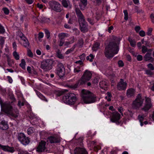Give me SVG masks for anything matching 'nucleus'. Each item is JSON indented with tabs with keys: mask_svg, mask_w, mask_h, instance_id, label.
<instances>
[{
	"mask_svg": "<svg viewBox=\"0 0 154 154\" xmlns=\"http://www.w3.org/2000/svg\"><path fill=\"white\" fill-rule=\"evenodd\" d=\"M120 41L119 38L112 36V40L109 42L105 49L104 54L106 57L109 58H112L115 54L118 53Z\"/></svg>",
	"mask_w": 154,
	"mask_h": 154,
	"instance_id": "f257e3e1",
	"label": "nucleus"
},
{
	"mask_svg": "<svg viewBox=\"0 0 154 154\" xmlns=\"http://www.w3.org/2000/svg\"><path fill=\"white\" fill-rule=\"evenodd\" d=\"M12 102H5L1 106L2 111L10 117L17 118L19 116L18 110L17 109H13L11 104Z\"/></svg>",
	"mask_w": 154,
	"mask_h": 154,
	"instance_id": "f03ea898",
	"label": "nucleus"
},
{
	"mask_svg": "<svg viewBox=\"0 0 154 154\" xmlns=\"http://www.w3.org/2000/svg\"><path fill=\"white\" fill-rule=\"evenodd\" d=\"M81 101L85 103H90L95 102L96 100L95 96L90 91L82 90L81 95Z\"/></svg>",
	"mask_w": 154,
	"mask_h": 154,
	"instance_id": "7ed1b4c3",
	"label": "nucleus"
},
{
	"mask_svg": "<svg viewBox=\"0 0 154 154\" xmlns=\"http://www.w3.org/2000/svg\"><path fill=\"white\" fill-rule=\"evenodd\" d=\"M76 14L78 17V20L80 26V30L83 32L88 31V24L86 22L84 16L80 10L77 8L75 9Z\"/></svg>",
	"mask_w": 154,
	"mask_h": 154,
	"instance_id": "20e7f679",
	"label": "nucleus"
},
{
	"mask_svg": "<svg viewBox=\"0 0 154 154\" xmlns=\"http://www.w3.org/2000/svg\"><path fill=\"white\" fill-rule=\"evenodd\" d=\"M144 99L143 98L140 94H139L136 96L135 100L133 101L131 106L133 109L138 110L142 105Z\"/></svg>",
	"mask_w": 154,
	"mask_h": 154,
	"instance_id": "39448f33",
	"label": "nucleus"
},
{
	"mask_svg": "<svg viewBox=\"0 0 154 154\" xmlns=\"http://www.w3.org/2000/svg\"><path fill=\"white\" fill-rule=\"evenodd\" d=\"M63 101L67 104L73 105L76 102L77 98L74 94L70 93L64 95L63 97Z\"/></svg>",
	"mask_w": 154,
	"mask_h": 154,
	"instance_id": "423d86ee",
	"label": "nucleus"
},
{
	"mask_svg": "<svg viewBox=\"0 0 154 154\" xmlns=\"http://www.w3.org/2000/svg\"><path fill=\"white\" fill-rule=\"evenodd\" d=\"M54 61L51 59H48L42 61L41 64V68L45 71L51 69Z\"/></svg>",
	"mask_w": 154,
	"mask_h": 154,
	"instance_id": "0eeeda50",
	"label": "nucleus"
},
{
	"mask_svg": "<svg viewBox=\"0 0 154 154\" xmlns=\"http://www.w3.org/2000/svg\"><path fill=\"white\" fill-rule=\"evenodd\" d=\"M92 73L91 72L87 70L84 73L80 80L79 81V83L80 85H83L87 81H89L91 79Z\"/></svg>",
	"mask_w": 154,
	"mask_h": 154,
	"instance_id": "6e6552de",
	"label": "nucleus"
},
{
	"mask_svg": "<svg viewBox=\"0 0 154 154\" xmlns=\"http://www.w3.org/2000/svg\"><path fill=\"white\" fill-rule=\"evenodd\" d=\"M56 73L61 78L66 73V71L63 65L60 63H58L56 69Z\"/></svg>",
	"mask_w": 154,
	"mask_h": 154,
	"instance_id": "1a4fd4ad",
	"label": "nucleus"
},
{
	"mask_svg": "<svg viewBox=\"0 0 154 154\" xmlns=\"http://www.w3.org/2000/svg\"><path fill=\"white\" fill-rule=\"evenodd\" d=\"M48 4L52 10L58 12L61 11V6L59 2L54 0H52L49 1Z\"/></svg>",
	"mask_w": 154,
	"mask_h": 154,
	"instance_id": "9d476101",
	"label": "nucleus"
},
{
	"mask_svg": "<svg viewBox=\"0 0 154 154\" xmlns=\"http://www.w3.org/2000/svg\"><path fill=\"white\" fill-rule=\"evenodd\" d=\"M17 138L18 140L24 145L28 144L30 141L29 138L26 137L22 133H20L18 134Z\"/></svg>",
	"mask_w": 154,
	"mask_h": 154,
	"instance_id": "9b49d317",
	"label": "nucleus"
},
{
	"mask_svg": "<svg viewBox=\"0 0 154 154\" xmlns=\"http://www.w3.org/2000/svg\"><path fill=\"white\" fill-rule=\"evenodd\" d=\"M146 100L144 106L141 109L145 112H147L151 107L152 105L151 99L148 97H145Z\"/></svg>",
	"mask_w": 154,
	"mask_h": 154,
	"instance_id": "f8f14e48",
	"label": "nucleus"
},
{
	"mask_svg": "<svg viewBox=\"0 0 154 154\" xmlns=\"http://www.w3.org/2000/svg\"><path fill=\"white\" fill-rule=\"evenodd\" d=\"M120 115L118 112H116L112 113L110 119L111 121L116 122L117 124H119L120 122L119 120L120 119Z\"/></svg>",
	"mask_w": 154,
	"mask_h": 154,
	"instance_id": "ddd939ff",
	"label": "nucleus"
},
{
	"mask_svg": "<svg viewBox=\"0 0 154 154\" xmlns=\"http://www.w3.org/2000/svg\"><path fill=\"white\" fill-rule=\"evenodd\" d=\"M127 86V83L124 82L123 79H121L120 81L117 83V88L119 91L124 90L126 88Z\"/></svg>",
	"mask_w": 154,
	"mask_h": 154,
	"instance_id": "4468645a",
	"label": "nucleus"
},
{
	"mask_svg": "<svg viewBox=\"0 0 154 154\" xmlns=\"http://www.w3.org/2000/svg\"><path fill=\"white\" fill-rule=\"evenodd\" d=\"M46 142L42 140L39 142L38 146L37 147L36 150L38 152H45L46 151Z\"/></svg>",
	"mask_w": 154,
	"mask_h": 154,
	"instance_id": "2eb2a0df",
	"label": "nucleus"
},
{
	"mask_svg": "<svg viewBox=\"0 0 154 154\" xmlns=\"http://www.w3.org/2000/svg\"><path fill=\"white\" fill-rule=\"evenodd\" d=\"M151 53H146L143 57L144 60L146 61H148L152 63L154 61V58L151 57Z\"/></svg>",
	"mask_w": 154,
	"mask_h": 154,
	"instance_id": "dca6fc26",
	"label": "nucleus"
},
{
	"mask_svg": "<svg viewBox=\"0 0 154 154\" xmlns=\"http://www.w3.org/2000/svg\"><path fill=\"white\" fill-rule=\"evenodd\" d=\"M75 154H88L87 152L84 148H77L75 150Z\"/></svg>",
	"mask_w": 154,
	"mask_h": 154,
	"instance_id": "f3484780",
	"label": "nucleus"
},
{
	"mask_svg": "<svg viewBox=\"0 0 154 154\" xmlns=\"http://www.w3.org/2000/svg\"><path fill=\"white\" fill-rule=\"evenodd\" d=\"M0 148H2L5 151H7L11 153L15 151L14 147H9L8 146H3L0 144Z\"/></svg>",
	"mask_w": 154,
	"mask_h": 154,
	"instance_id": "a211bd4d",
	"label": "nucleus"
},
{
	"mask_svg": "<svg viewBox=\"0 0 154 154\" xmlns=\"http://www.w3.org/2000/svg\"><path fill=\"white\" fill-rule=\"evenodd\" d=\"M87 4V0H81L79 4V6L81 10H84Z\"/></svg>",
	"mask_w": 154,
	"mask_h": 154,
	"instance_id": "6ab92c4d",
	"label": "nucleus"
},
{
	"mask_svg": "<svg viewBox=\"0 0 154 154\" xmlns=\"http://www.w3.org/2000/svg\"><path fill=\"white\" fill-rule=\"evenodd\" d=\"M48 141H49L51 143H59L60 141L58 138L53 136H50L48 138Z\"/></svg>",
	"mask_w": 154,
	"mask_h": 154,
	"instance_id": "aec40b11",
	"label": "nucleus"
},
{
	"mask_svg": "<svg viewBox=\"0 0 154 154\" xmlns=\"http://www.w3.org/2000/svg\"><path fill=\"white\" fill-rule=\"evenodd\" d=\"M8 128L7 123L3 120L0 123V129L2 130H7Z\"/></svg>",
	"mask_w": 154,
	"mask_h": 154,
	"instance_id": "412c9836",
	"label": "nucleus"
},
{
	"mask_svg": "<svg viewBox=\"0 0 154 154\" xmlns=\"http://www.w3.org/2000/svg\"><path fill=\"white\" fill-rule=\"evenodd\" d=\"M135 90L133 88H130L128 89L127 91L126 95L128 97H131L134 96Z\"/></svg>",
	"mask_w": 154,
	"mask_h": 154,
	"instance_id": "4be33fe9",
	"label": "nucleus"
},
{
	"mask_svg": "<svg viewBox=\"0 0 154 154\" xmlns=\"http://www.w3.org/2000/svg\"><path fill=\"white\" fill-rule=\"evenodd\" d=\"M100 87L103 89L106 90L107 87V83L105 81H102L99 83Z\"/></svg>",
	"mask_w": 154,
	"mask_h": 154,
	"instance_id": "5701e85b",
	"label": "nucleus"
},
{
	"mask_svg": "<svg viewBox=\"0 0 154 154\" xmlns=\"http://www.w3.org/2000/svg\"><path fill=\"white\" fill-rule=\"evenodd\" d=\"M37 20L42 23H48L50 21L49 18H47L42 16L39 19H38Z\"/></svg>",
	"mask_w": 154,
	"mask_h": 154,
	"instance_id": "b1692460",
	"label": "nucleus"
},
{
	"mask_svg": "<svg viewBox=\"0 0 154 154\" xmlns=\"http://www.w3.org/2000/svg\"><path fill=\"white\" fill-rule=\"evenodd\" d=\"M128 41L132 47H134L135 46L136 42L135 40H132L130 37H129L128 38Z\"/></svg>",
	"mask_w": 154,
	"mask_h": 154,
	"instance_id": "393cba45",
	"label": "nucleus"
},
{
	"mask_svg": "<svg viewBox=\"0 0 154 154\" xmlns=\"http://www.w3.org/2000/svg\"><path fill=\"white\" fill-rule=\"evenodd\" d=\"M100 44L97 42H96L94 45L92 47V50L94 51H96L99 48Z\"/></svg>",
	"mask_w": 154,
	"mask_h": 154,
	"instance_id": "a878e982",
	"label": "nucleus"
},
{
	"mask_svg": "<svg viewBox=\"0 0 154 154\" xmlns=\"http://www.w3.org/2000/svg\"><path fill=\"white\" fill-rule=\"evenodd\" d=\"M36 94L42 100H44L46 101H48L47 99L45 98V97L42 95L39 92L37 91Z\"/></svg>",
	"mask_w": 154,
	"mask_h": 154,
	"instance_id": "bb28decb",
	"label": "nucleus"
},
{
	"mask_svg": "<svg viewBox=\"0 0 154 154\" xmlns=\"http://www.w3.org/2000/svg\"><path fill=\"white\" fill-rule=\"evenodd\" d=\"M26 62L24 59H22L21 60V63L20 64V66L23 69H25V65Z\"/></svg>",
	"mask_w": 154,
	"mask_h": 154,
	"instance_id": "cd10ccee",
	"label": "nucleus"
},
{
	"mask_svg": "<svg viewBox=\"0 0 154 154\" xmlns=\"http://www.w3.org/2000/svg\"><path fill=\"white\" fill-rule=\"evenodd\" d=\"M35 131V130L33 128L30 127L28 129L27 132L28 134H29L34 133Z\"/></svg>",
	"mask_w": 154,
	"mask_h": 154,
	"instance_id": "c85d7f7f",
	"label": "nucleus"
},
{
	"mask_svg": "<svg viewBox=\"0 0 154 154\" xmlns=\"http://www.w3.org/2000/svg\"><path fill=\"white\" fill-rule=\"evenodd\" d=\"M135 10L137 13L143 14L144 13V11H143L142 9H140L137 6H135Z\"/></svg>",
	"mask_w": 154,
	"mask_h": 154,
	"instance_id": "c756f323",
	"label": "nucleus"
},
{
	"mask_svg": "<svg viewBox=\"0 0 154 154\" xmlns=\"http://www.w3.org/2000/svg\"><path fill=\"white\" fill-rule=\"evenodd\" d=\"M62 4L63 6L65 8H67L68 6V2L66 0H62Z\"/></svg>",
	"mask_w": 154,
	"mask_h": 154,
	"instance_id": "7c9ffc66",
	"label": "nucleus"
},
{
	"mask_svg": "<svg viewBox=\"0 0 154 154\" xmlns=\"http://www.w3.org/2000/svg\"><path fill=\"white\" fill-rule=\"evenodd\" d=\"M13 55L16 60H19V55L16 51H15L13 52Z\"/></svg>",
	"mask_w": 154,
	"mask_h": 154,
	"instance_id": "2f4dec72",
	"label": "nucleus"
},
{
	"mask_svg": "<svg viewBox=\"0 0 154 154\" xmlns=\"http://www.w3.org/2000/svg\"><path fill=\"white\" fill-rule=\"evenodd\" d=\"M94 58V56L92 54H90L89 56H87L86 57V59L87 60H89L90 62L93 61V59Z\"/></svg>",
	"mask_w": 154,
	"mask_h": 154,
	"instance_id": "473e14b6",
	"label": "nucleus"
},
{
	"mask_svg": "<svg viewBox=\"0 0 154 154\" xmlns=\"http://www.w3.org/2000/svg\"><path fill=\"white\" fill-rule=\"evenodd\" d=\"M66 35H67V34H66L65 33H61L59 34V35L60 37V40H63L64 37L66 36Z\"/></svg>",
	"mask_w": 154,
	"mask_h": 154,
	"instance_id": "72a5a7b5",
	"label": "nucleus"
},
{
	"mask_svg": "<svg viewBox=\"0 0 154 154\" xmlns=\"http://www.w3.org/2000/svg\"><path fill=\"white\" fill-rule=\"evenodd\" d=\"M142 51L143 53L145 54L146 52L148 51V48L146 46H142Z\"/></svg>",
	"mask_w": 154,
	"mask_h": 154,
	"instance_id": "f704fd0d",
	"label": "nucleus"
},
{
	"mask_svg": "<svg viewBox=\"0 0 154 154\" xmlns=\"http://www.w3.org/2000/svg\"><path fill=\"white\" fill-rule=\"evenodd\" d=\"M74 37H72V40L70 41V42H66L64 44V45L65 46H68L71 43H72L74 42Z\"/></svg>",
	"mask_w": 154,
	"mask_h": 154,
	"instance_id": "c9c22d12",
	"label": "nucleus"
},
{
	"mask_svg": "<svg viewBox=\"0 0 154 154\" xmlns=\"http://www.w3.org/2000/svg\"><path fill=\"white\" fill-rule=\"evenodd\" d=\"M124 13L125 15L124 19L125 20H127L128 19V13L127 10H124Z\"/></svg>",
	"mask_w": 154,
	"mask_h": 154,
	"instance_id": "e433bc0d",
	"label": "nucleus"
},
{
	"mask_svg": "<svg viewBox=\"0 0 154 154\" xmlns=\"http://www.w3.org/2000/svg\"><path fill=\"white\" fill-rule=\"evenodd\" d=\"M87 20L88 22H89V23L91 25H93L94 24V20L93 19H91L90 18H88L87 19Z\"/></svg>",
	"mask_w": 154,
	"mask_h": 154,
	"instance_id": "4c0bfd02",
	"label": "nucleus"
},
{
	"mask_svg": "<svg viewBox=\"0 0 154 154\" xmlns=\"http://www.w3.org/2000/svg\"><path fill=\"white\" fill-rule=\"evenodd\" d=\"M80 67L78 66L76 68H75L74 69V71L75 73H79L80 72L81 70L80 69Z\"/></svg>",
	"mask_w": 154,
	"mask_h": 154,
	"instance_id": "58836bf2",
	"label": "nucleus"
},
{
	"mask_svg": "<svg viewBox=\"0 0 154 154\" xmlns=\"http://www.w3.org/2000/svg\"><path fill=\"white\" fill-rule=\"evenodd\" d=\"M3 10L4 11V13L6 15H8L9 14V10L6 8H4L3 9Z\"/></svg>",
	"mask_w": 154,
	"mask_h": 154,
	"instance_id": "ea45409f",
	"label": "nucleus"
},
{
	"mask_svg": "<svg viewBox=\"0 0 154 154\" xmlns=\"http://www.w3.org/2000/svg\"><path fill=\"white\" fill-rule=\"evenodd\" d=\"M45 32L47 38H49L50 36V33L49 31L47 29H45Z\"/></svg>",
	"mask_w": 154,
	"mask_h": 154,
	"instance_id": "a19ab883",
	"label": "nucleus"
},
{
	"mask_svg": "<svg viewBox=\"0 0 154 154\" xmlns=\"http://www.w3.org/2000/svg\"><path fill=\"white\" fill-rule=\"evenodd\" d=\"M144 117V116H142L140 115H139L138 116V118L140 122H142L143 120Z\"/></svg>",
	"mask_w": 154,
	"mask_h": 154,
	"instance_id": "79ce46f5",
	"label": "nucleus"
},
{
	"mask_svg": "<svg viewBox=\"0 0 154 154\" xmlns=\"http://www.w3.org/2000/svg\"><path fill=\"white\" fill-rule=\"evenodd\" d=\"M23 45L24 47L26 48H28L29 45V43L28 40H27L26 42H23Z\"/></svg>",
	"mask_w": 154,
	"mask_h": 154,
	"instance_id": "37998d69",
	"label": "nucleus"
},
{
	"mask_svg": "<svg viewBox=\"0 0 154 154\" xmlns=\"http://www.w3.org/2000/svg\"><path fill=\"white\" fill-rule=\"evenodd\" d=\"M148 68L150 69L151 70H154V67L152 64L151 63H149L147 65Z\"/></svg>",
	"mask_w": 154,
	"mask_h": 154,
	"instance_id": "c03bdc74",
	"label": "nucleus"
},
{
	"mask_svg": "<svg viewBox=\"0 0 154 154\" xmlns=\"http://www.w3.org/2000/svg\"><path fill=\"white\" fill-rule=\"evenodd\" d=\"M95 1L94 2L96 3V5H100L102 3V0H95Z\"/></svg>",
	"mask_w": 154,
	"mask_h": 154,
	"instance_id": "a18cd8bd",
	"label": "nucleus"
},
{
	"mask_svg": "<svg viewBox=\"0 0 154 154\" xmlns=\"http://www.w3.org/2000/svg\"><path fill=\"white\" fill-rule=\"evenodd\" d=\"M5 42L4 37H0V45L2 46L4 44Z\"/></svg>",
	"mask_w": 154,
	"mask_h": 154,
	"instance_id": "49530a36",
	"label": "nucleus"
},
{
	"mask_svg": "<svg viewBox=\"0 0 154 154\" xmlns=\"http://www.w3.org/2000/svg\"><path fill=\"white\" fill-rule=\"evenodd\" d=\"M78 85H80V84L79 83V82H78V83H76L74 85H71L70 87L73 89H75V88H77Z\"/></svg>",
	"mask_w": 154,
	"mask_h": 154,
	"instance_id": "de8ad7c7",
	"label": "nucleus"
},
{
	"mask_svg": "<svg viewBox=\"0 0 154 154\" xmlns=\"http://www.w3.org/2000/svg\"><path fill=\"white\" fill-rule=\"evenodd\" d=\"M139 34L141 37H144L145 35V32L143 30H141L139 32Z\"/></svg>",
	"mask_w": 154,
	"mask_h": 154,
	"instance_id": "09e8293b",
	"label": "nucleus"
},
{
	"mask_svg": "<svg viewBox=\"0 0 154 154\" xmlns=\"http://www.w3.org/2000/svg\"><path fill=\"white\" fill-rule=\"evenodd\" d=\"M75 48V47H72L70 49H68L65 53L66 54H68L70 53Z\"/></svg>",
	"mask_w": 154,
	"mask_h": 154,
	"instance_id": "8fccbe9b",
	"label": "nucleus"
},
{
	"mask_svg": "<svg viewBox=\"0 0 154 154\" xmlns=\"http://www.w3.org/2000/svg\"><path fill=\"white\" fill-rule=\"evenodd\" d=\"M5 32V29L4 27L0 24V33H4Z\"/></svg>",
	"mask_w": 154,
	"mask_h": 154,
	"instance_id": "3c124183",
	"label": "nucleus"
},
{
	"mask_svg": "<svg viewBox=\"0 0 154 154\" xmlns=\"http://www.w3.org/2000/svg\"><path fill=\"white\" fill-rule=\"evenodd\" d=\"M146 73L148 75H152V72L150 70L146 69L145 71Z\"/></svg>",
	"mask_w": 154,
	"mask_h": 154,
	"instance_id": "603ef678",
	"label": "nucleus"
},
{
	"mask_svg": "<svg viewBox=\"0 0 154 154\" xmlns=\"http://www.w3.org/2000/svg\"><path fill=\"white\" fill-rule=\"evenodd\" d=\"M152 28H149L148 31L147 32V34L148 35H151V32L152 31Z\"/></svg>",
	"mask_w": 154,
	"mask_h": 154,
	"instance_id": "864d4df0",
	"label": "nucleus"
},
{
	"mask_svg": "<svg viewBox=\"0 0 154 154\" xmlns=\"http://www.w3.org/2000/svg\"><path fill=\"white\" fill-rule=\"evenodd\" d=\"M137 59L138 61H141L143 59V57L141 55L139 54L137 56Z\"/></svg>",
	"mask_w": 154,
	"mask_h": 154,
	"instance_id": "5fc2aeb1",
	"label": "nucleus"
},
{
	"mask_svg": "<svg viewBox=\"0 0 154 154\" xmlns=\"http://www.w3.org/2000/svg\"><path fill=\"white\" fill-rule=\"evenodd\" d=\"M85 54H83L79 56V58L82 60H84L85 59Z\"/></svg>",
	"mask_w": 154,
	"mask_h": 154,
	"instance_id": "6e6d98bb",
	"label": "nucleus"
},
{
	"mask_svg": "<svg viewBox=\"0 0 154 154\" xmlns=\"http://www.w3.org/2000/svg\"><path fill=\"white\" fill-rule=\"evenodd\" d=\"M140 29V27L139 26H137L135 28V30L137 33H138L139 32V30Z\"/></svg>",
	"mask_w": 154,
	"mask_h": 154,
	"instance_id": "4d7b16f0",
	"label": "nucleus"
},
{
	"mask_svg": "<svg viewBox=\"0 0 154 154\" xmlns=\"http://www.w3.org/2000/svg\"><path fill=\"white\" fill-rule=\"evenodd\" d=\"M43 33L42 32H40L38 34V38L39 40L43 37Z\"/></svg>",
	"mask_w": 154,
	"mask_h": 154,
	"instance_id": "13d9d810",
	"label": "nucleus"
},
{
	"mask_svg": "<svg viewBox=\"0 0 154 154\" xmlns=\"http://www.w3.org/2000/svg\"><path fill=\"white\" fill-rule=\"evenodd\" d=\"M107 96L109 97L108 99L107 100L108 101H109L111 100V95L110 93L108 92L107 94Z\"/></svg>",
	"mask_w": 154,
	"mask_h": 154,
	"instance_id": "bf43d9fd",
	"label": "nucleus"
},
{
	"mask_svg": "<svg viewBox=\"0 0 154 154\" xmlns=\"http://www.w3.org/2000/svg\"><path fill=\"white\" fill-rule=\"evenodd\" d=\"M75 63L76 64H79L80 65L83 66V61L82 60L77 61L75 62Z\"/></svg>",
	"mask_w": 154,
	"mask_h": 154,
	"instance_id": "052dcab7",
	"label": "nucleus"
},
{
	"mask_svg": "<svg viewBox=\"0 0 154 154\" xmlns=\"http://www.w3.org/2000/svg\"><path fill=\"white\" fill-rule=\"evenodd\" d=\"M118 63L119 67H122L124 66V63L122 60H119Z\"/></svg>",
	"mask_w": 154,
	"mask_h": 154,
	"instance_id": "680f3d73",
	"label": "nucleus"
},
{
	"mask_svg": "<svg viewBox=\"0 0 154 154\" xmlns=\"http://www.w3.org/2000/svg\"><path fill=\"white\" fill-rule=\"evenodd\" d=\"M57 56L60 59H63V56L62 54L60 53H57Z\"/></svg>",
	"mask_w": 154,
	"mask_h": 154,
	"instance_id": "e2e57ef3",
	"label": "nucleus"
},
{
	"mask_svg": "<svg viewBox=\"0 0 154 154\" xmlns=\"http://www.w3.org/2000/svg\"><path fill=\"white\" fill-rule=\"evenodd\" d=\"M28 55L29 56L32 57L33 56V54L30 50H29L28 51Z\"/></svg>",
	"mask_w": 154,
	"mask_h": 154,
	"instance_id": "0e129e2a",
	"label": "nucleus"
},
{
	"mask_svg": "<svg viewBox=\"0 0 154 154\" xmlns=\"http://www.w3.org/2000/svg\"><path fill=\"white\" fill-rule=\"evenodd\" d=\"M34 0H25V1L28 4H31L34 2Z\"/></svg>",
	"mask_w": 154,
	"mask_h": 154,
	"instance_id": "69168bd1",
	"label": "nucleus"
},
{
	"mask_svg": "<svg viewBox=\"0 0 154 154\" xmlns=\"http://www.w3.org/2000/svg\"><path fill=\"white\" fill-rule=\"evenodd\" d=\"M20 38L24 42H26V41L28 40L26 38L23 36H21L20 37Z\"/></svg>",
	"mask_w": 154,
	"mask_h": 154,
	"instance_id": "338daca9",
	"label": "nucleus"
},
{
	"mask_svg": "<svg viewBox=\"0 0 154 154\" xmlns=\"http://www.w3.org/2000/svg\"><path fill=\"white\" fill-rule=\"evenodd\" d=\"M150 17L152 22L154 23V15L152 14H151Z\"/></svg>",
	"mask_w": 154,
	"mask_h": 154,
	"instance_id": "774afa93",
	"label": "nucleus"
}]
</instances>
